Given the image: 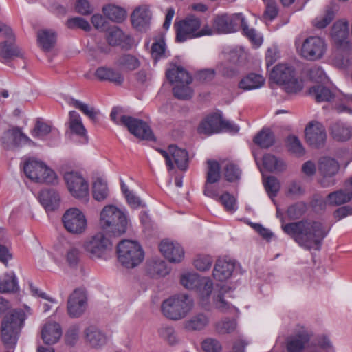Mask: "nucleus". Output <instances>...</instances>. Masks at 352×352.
I'll use <instances>...</instances> for the list:
<instances>
[{"instance_id": "57", "label": "nucleus", "mask_w": 352, "mask_h": 352, "mask_svg": "<svg viewBox=\"0 0 352 352\" xmlns=\"http://www.w3.org/2000/svg\"><path fill=\"white\" fill-rule=\"evenodd\" d=\"M190 83H182L179 85H175L173 87L174 96L182 100H187L191 98L192 95V91L188 86Z\"/></svg>"}, {"instance_id": "55", "label": "nucleus", "mask_w": 352, "mask_h": 352, "mask_svg": "<svg viewBox=\"0 0 352 352\" xmlns=\"http://www.w3.org/2000/svg\"><path fill=\"white\" fill-rule=\"evenodd\" d=\"M305 192V190L300 182L292 181L287 185L286 195L290 198L297 199L303 195Z\"/></svg>"}, {"instance_id": "47", "label": "nucleus", "mask_w": 352, "mask_h": 352, "mask_svg": "<svg viewBox=\"0 0 352 352\" xmlns=\"http://www.w3.org/2000/svg\"><path fill=\"white\" fill-rule=\"evenodd\" d=\"M203 277L196 273H185L181 276L180 283L187 289H196Z\"/></svg>"}, {"instance_id": "5", "label": "nucleus", "mask_w": 352, "mask_h": 352, "mask_svg": "<svg viewBox=\"0 0 352 352\" xmlns=\"http://www.w3.org/2000/svg\"><path fill=\"white\" fill-rule=\"evenodd\" d=\"M270 78L287 93L295 94L302 89V82L296 76L294 68L289 64L276 65L270 72Z\"/></svg>"}, {"instance_id": "54", "label": "nucleus", "mask_w": 352, "mask_h": 352, "mask_svg": "<svg viewBox=\"0 0 352 352\" xmlns=\"http://www.w3.org/2000/svg\"><path fill=\"white\" fill-rule=\"evenodd\" d=\"M148 271L151 274H156L162 276L168 273L166 263L162 260L150 261L148 264Z\"/></svg>"}, {"instance_id": "33", "label": "nucleus", "mask_w": 352, "mask_h": 352, "mask_svg": "<svg viewBox=\"0 0 352 352\" xmlns=\"http://www.w3.org/2000/svg\"><path fill=\"white\" fill-rule=\"evenodd\" d=\"M39 45L44 51H50L56 44V34L52 30H42L37 33Z\"/></svg>"}, {"instance_id": "53", "label": "nucleus", "mask_w": 352, "mask_h": 352, "mask_svg": "<svg viewBox=\"0 0 352 352\" xmlns=\"http://www.w3.org/2000/svg\"><path fill=\"white\" fill-rule=\"evenodd\" d=\"M243 34L256 47H259L263 43V38L254 28H250L247 25L245 20L241 25Z\"/></svg>"}, {"instance_id": "42", "label": "nucleus", "mask_w": 352, "mask_h": 352, "mask_svg": "<svg viewBox=\"0 0 352 352\" xmlns=\"http://www.w3.org/2000/svg\"><path fill=\"white\" fill-rule=\"evenodd\" d=\"M71 106L79 109L83 114L87 116L93 121H96L99 111L96 110L94 107L89 106L80 100L76 99H71L69 102Z\"/></svg>"}, {"instance_id": "20", "label": "nucleus", "mask_w": 352, "mask_h": 352, "mask_svg": "<svg viewBox=\"0 0 352 352\" xmlns=\"http://www.w3.org/2000/svg\"><path fill=\"white\" fill-rule=\"evenodd\" d=\"M1 141L5 147L8 148H12L23 144L33 143V142L18 127H14L6 131L1 138Z\"/></svg>"}, {"instance_id": "8", "label": "nucleus", "mask_w": 352, "mask_h": 352, "mask_svg": "<svg viewBox=\"0 0 352 352\" xmlns=\"http://www.w3.org/2000/svg\"><path fill=\"white\" fill-rule=\"evenodd\" d=\"M85 250L92 258H103L112 249L110 240L102 232L87 238L84 243Z\"/></svg>"}, {"instance_id": "37", "label": "nucleus", "mask_w": 352, "mask_h": 352, "mask_svg": "<svg viewBox=\"0 0 352 352\" xmlns=\"http://www.w3.org/2000/svg\"><path fill=\"white\" fill-rule=\"evenodd\" d=\"M309 94L315 98L317 102H330L334 97V94L329 88L321 85L311 87Z\"/></svg>"}, {"instance_id": "3", "label": "nucleus", "mask_w": 352, "mask_h": 352, "mask_svg": "<svg viewBox=\"0 0 352 352\" xmlns=\"http://www.w3.org/2000/svg\"><path fill=\"white\" fill-rule=\"evenodd\" d=\"M25 315L22 310H13L6 315L1 322V340L7 349H14L16 344L19 335Z\"/></svg>"}, {"instance_id": "51", "label": "nucleus", "mask_w": 352, "mask_h": 352, "mask_svg": "<svg viewBox=\"0 0 352 352\" xmlns=\"http://www.w3.org/2000/svg\"><path fill=\"white\" fill-rule=\"evenodd\" d=\"M201 282L196 290L199 292L203 302L206 303L212 292L213 283L208 278L206 277H203Z\"/></svg>"}, {"instance_id": "34", "label": "nucleus", "mask_w": 352, "mask_h": 352, "mask_svg": "<svg viewBox=\"0 0 352 352\" xmlns=\"http://www.w3.org/2000/svg\"><path fill=\"white\" fill-rule=\"evenodd\" d=\"M308 341L309 338L305 334L289 336L286 340L287 351V352H301Z\"/></svg>"}, {"instance_id": "10", "label": "nucleus", "mask_w": 352, "mask_h": 352, "mask_svg": "<svg viewBox=\"0 0 352 352\" xmlns=\"http://www.w3.org/2000/svg\"><path fill=\"white\" fill-rule=\"evenodd\" d=\"M244 19L241 13L219 14L213 19V28L219 34L235 32L242 25Z\"/></svg>"}, {"instance_id": "12", "label": "nucleus", "mask_w": 352, "mask_h": 352, "mask_svg": "<svg viewBox=\"0 0 352 352\" xmlns=\"http://www.w3.org/2000/svg\"><path fill=\"white\" fill-rule=\"evenodd\" d=\"M157 151L164 157L166 164L169 170L175 168L174 164L181 170L188 168V154L185 149L170 145L167 150L157 149Z\"/></svg>"}, {"instance_id": "25", "label": "nucleus", "mask_w": 352, "mask_h": 352, "mask_svg": "<svg viewBox=\"0 0 352 352\" xmlns=\"http://www.w3.org/2000/svg\"><path fill=\"white\" fill-rule=\"evenodd\" d=\"M38 199L41 204L47 211H52L58 208L60 198L58 193L53 188H46L42 190Z\"/></svg>"}, {"instance_id": "41", "label": "nucleus", "mask_w": 352, "mask_h": 352, "mask_svg": "<svg viewBox=\"0 0 352 352\" xmlns=\"http://www.w3.org/2000/svg\"><path fill=\"white\" fill-rule=\"evenodd\" d=\"M265 83V78L259 74H250L239 82V87L243 90L258 89Z\"/></svg>"}, {"instance_id": "2", "label": "nucleus", "mask_w": 352, "mask_h": 352, "mask_svg": "<svg viewBox=\"0 0 352 352\" xmlns=\"http://www.w3.org/2000/svg\"><path fill=\"white\" fill-rule=\"evenodd\" d=\"M194 300L186 294H179L170 296L161 305L162 314L172 320L184 318L192 309Z\"/></svg>"}, {"instance_id": "59", "label": "nucleus", "mask_w": 352, "mask_h": 352, "mask_svg": "<svg viewBox=\"0 0 352 352\" xmlns=\"http://www.w3.org/2000/svg\"><path fill=\"white\" fill-rule=\"evenodd\" d=\"M201 348L204 352H221L223 349L221 342L213 338H208L203 340Z\"/></svg>"}, {"instance_id": "11", "label": "nucleus", "mask_w": 352, "mask_h": 352, "mask_svg": "<svg viewBox=\"0 0 352 352\" xmlns=\"http://www.w3.org/2000/svg\"><path fill=\"white\" fill-rule=\"evenodd\" d=\"M327 51L325 41L319 36H309L304 40L300 48V55L309 60H316L323 57Z\"/></svg>"}, {"instance_id": "63", "label": "nucleus", "mask_w": 352, "mask_h": 352, "mask_svg": "<svg viewBox=\"0 0 352 352\" xmlns=\"http://www.w3.org/2000/svg\"><path fill=\"white\" fill-rule=\"evenodd\" d=\"M217 201H219L228 212H234L236 210V199L228 192L223 193L220 196Z\"/></svg>"}, {"instance_id": "17", "label": "nucleus", "mask_w": 352, "mask_h": 352, "mask_svg": "<svg viewBox=\"0 0 352 352\" xmlns=\"http://www.w3.org/2000/svg\"><path fill=\"white\" fill-rule=\"evenodd\" d=\"M0 33L8 38L0 44V56L6 59L14 57L23 58V54L21 50L12 43L13 38L11 28L6 25H1L0 26Z\"/></svg>"}, {"instance_id": "6", "label": "nucleus", "mask_w": 352, "mask_h": 352, "mask_svg": "<svg viewBox=\"0 0 352 352\" xmlns=\"http://www.w3.org/2000/svg\"><path fill=\"white\" fill-rule=\"evenodd\" d=\"M119 263L126 268H134L144 259L142 246L135 241L123 240L117 247Z\"/></svg>"}, {"instance_id": "28", "label": "nucleus", "mask_w": 352, "mask_h": 352, "mask_svg": "<svg viewBox=\"0 0 352 352\" xmlns=\"http://www.w3.org/2000/svg\"><path fill=\"white\" fill-rule=\"evenodd\" d=\"M210 318L204 313H197L185 320L184 328L188 331H199L204 329L209 324Z\"/></svg>"}, {"instance_id": "4", "label": "nucleus", "mask_w": 352, "mask_h": 352, "mask_svg": "<svg viewBox=\"0 0 352 352\" xmlns=\"http://www.w3.org/2000/svg\"><path fill=\"white\" fill-rule=\"evenodd\" d=\"M128 221L126 215L117 207L106 206L100 215V226L104 231L119 236L126 231Z\"/></svg>"}, {"instance_id": "13", "label": "nucleus", "mask_w": 352, "mask_h": 352, "mask_svg": "<svg viewBox=\"0 0 352 352\" xmlns=\"http://www.w3.org/2000/svg\"><path fill=\"white\" fill-rule=\"evenodd\" d=\"M64 179L73 197L84 199L88 196V184L80 174L77 172H67L64 175Z\"/></svg>"}, {"instance_id": "45", "label": "nucleus", "mask_w": 352, "mask_h": 352, "mask_svg": "<svg viewBox=\"0 0 352 352\" xmlns=\"http://www.w3.org/2000/svg\"><path fill=\"white\" fill-rule=\"evenodd\" d=\"M16 289L17 280L14 272L6 274L4 278L0 279V293L14 292Z\"/></svg>"}, {"instance_id": "46", "label": "nucleus", "mask_w": 352, "mask_h": 352, "mask_svg": "<svg viewBox=\"0 0 352 352\" xmlns=\"http://www.w3.org/2000/svg\"><path fill=\"white\" fill-rule=\"evenodd\" d=\"M223 175L229 182H236L241 179V170L232 162H227L223 167Z\"/></svg>"}, {"instance_id": "9", "label": "nucleus", "mask_w": 352, "mask_h": 352, "mask_svg": "<svg viewBox=\"0 0 352 352\" xmlns=\"http://www.w3.org/2000/svg\"><path fill=\"white\" fill-rule=\"evenodd\" d=\"M64 228L73 234H81L87 229V219L79 209L72 208L65 211L62 217Z\"/></svg>"}, {"instance_id": "14", "label": "nucleus", "mask_w": 352, "mask_h": 352, "mask_svg": "<svg viewBox=\"0 0 352 352\" xmlns=\"http://www.w3.org/2000/svg\"><path fill=\"white\" fill-rule=\"evenodd\" d=\"M87 307V298L84 290L75 289L67 300V309L72 318H79L85 311Z\"/></svg>"}, {"instance_id": "35", "label": "nucleus", "mask_w": 352, "mask_h": 352, "mask_svg": "<svg viewBox=\"0 0 352 352\" xmlns=\"http://www.w3.org/2000/svg\"><path fill=\"white\" fill-rule=\"evenodd\" d=\"M131 19L133 27L141 30L149 23L150 12L146 8H136L133 12Z\"/></svg>"}, {"instance_id": "19", "label": "nucleus", "mask_w": 352, "mask_h": 352, "mask_svg": "<svg viewBox=\"0 0 352 352\" xmlns=\"http://www.w3.org/2000/svg\"><path fill=\"white\" fill-rule=\"evenodd\" d=\"M124 121L129 131L136 138L147 140L153 139L152 131L144 121L133 117L126 118Z\"/></svg>"}, {"instance_id": "52", "label": "nucleus", "mask_w": 352, "mask_h": 352, "mask_svg": "<svg viewBox=\"0 0 352 352\" xmlns=\"http://www.w3.org/2000/svg\"><path fill=\"white\" fill-rule=\"evenodd\" d=\"M158 334L161 338L170 344H175L178 342L177 333L173 327L163 325L158 329Z\"/></svg>"}, {"instance_id": "21", "label": "nucleus", "mask_w": 352, "mask_h": 352, "mask_svg": "<svg viewBox=\"0 0 352 352\" xmlns=\"http://www.w3.org/2000/svg\"><path fill=\"white\" fill-rule=\"evenodd\" d=\"M159 248L162 254L170 263H179L184 257V251L178 243L166 239L160 243Z\"/></svg>"}, {"instance_id": "29", "label": "nucleus", "mask_w": 352, "mask_h": 352, "mask_svg": "<svg viewBox=\"0 0 352 352\" xmlns=\"http://www.w3.org/2000/svg\"><path fill=\"white\" fill-rule=\"evenodd\" d=\"M230 298L229 293L224 288H221L219 293L214 296L213 305L217 309L223 313L237 311L236 308L229 300Z\"/></svg>"}, {"instance_id": "1", "label": "nucleus", "mask_w": 352, "mask_h": 352, "mask_svg": "<svg viewBox=\"0 0 352 352\" xmlns=\"http://www.w3.org/2000/svg\"><path fill=\"white\" fill-rule=\"evenodd\" d=\"M282 229L300 247L309 250H319L322 241L327 234L320 222L311 220L283 224Z\"/></svg>"}, {"instance_id": "16", "label": "nucleus", "mask_w": 352, "mask_h": 352, "mask_svg": "<svg viewBox=\"0 0 352 352\" xmlns=\"http://www.w3.org/2000/svg\"><path fill=\"white\" fill-rule=\"evenodd\" d=\"M339 163L333 158L329 157H322L318 163V170L322 176L320 184L324 187L333 185V180L328 181V179L333 177L339 171Z\"/></svg>"}, {"instance_id": "43", "label": "nucleus", "mask_w": 352, "mask_h": 352, "mask_svg": "<svg viewBox=\"0 0 352 352\" xmlns=\"http://www.w3.org/2000/svg\"><path fill=\"white\" fill-rule=\"evenodd\" d=\"M263 162L264 167L270 172L283 171L286 168L283 160L270 154L263 157Z\"/></svg>"}, {"instance_id": "61", "label": "nucleus", "mask_w": 352, "mask_h": 352, "mask_svg": "<svg viewBox=\"0 0 352 352\" xmlns=\"http://www.w3.org/2000/svg\"><path fill=\"white\" fill-rule=\"evenodd\" d=\"M287 146L289 150L296 155L300 156L305 153L301 142L295 135H289L287 138Z\"/></svg>"}, {"instance_id": "40", "label": "nucleus", "mask_w": 352, "mask_h": 352, "mask_svg": "<svg viewBox=\"0 0 352 352\" xmlns=\"http://www.w3.org/2000/svg\"><path fill=\"white\" fill-rule=\"evenodd\" d=\"M102 12L107 18L116 23L122 22L126 17V10L121 7L114 5L104 6Z\"/></svg>"}, {"instance_id": "31", "label": "nucleus", "mask_w": 352, "mask_h": 352, "mask_svg": "<svg viewBox=\"0 0 352 352\" xmlns=\"http://www.w3.org/2000/svg\"><path fill=\"white\" fill-rule=\"evenodd\" d=\"M96 76L100 80H107L120 85L124 81L122 74L112 68L104 67H99L95 72Z\"/></svg>"}, {"instance_id": "49", "label": "nucleus", "mask_w": 352, "mask_h": 352, "mask_svg": "<svg viewBox=\"0 0 352 352\" xmlns=\"http://www.w3.org/2000/svg\"><path fill=\"white\" fill-rule=\"evenodd\" d=\"M220 170V165L217 161L208 160L206 183H217L221 178Z\"/></svg>"}, {"instance_id": "27", "label": "nucleus", "mask_w": 352, "mask_h": 352, "mask_svg": "<svg viewBox=\"0 0 352 352\" xmlns=\"http://www.w3.org/2000/svg\"><path fill=\"white\" fill-rule=\"evenodd\" d=\"M85 338L92 347L98 348L107 342V337L96 326H89L84 331Z\"/></svg>"}, {"instance_id": "60", "label": "nucleus", "mask_w": 352, "mask_h": 352, "mask_svg": "<svg viewBox=\"0 0 352 352\" xmlns=\"http://www.w3.org/2000/svg\"><path fill=\"white\" fill-rule=\"evenodd\" d=\"M236 322L234 320L225 318L216 324V330L220 334L230 333L235 330Z\"/></svg>"}, {"instance_id": "48", "label": "nucleus", "mask_w": 352, "mask_h": 352, "mask_svg": "<svg viewBox=\"0 0 352 352\" xmlns=\"http://www.w3.org/2000/svg\"><path fill=\"white\" fill-rule=\"evenodd\" d=\"M336 10V8H327L324 14L314 19L312 22L314 26L318 29H323L327 27L333 19Z\"/></svg>"}, {"instance_id": "58", "label": "nucleus", "mask_w": 352, "mask_h": 352, "mask_svg": "<svg viewBox=\"0 0 352 352\" xmlns=\"http://www.w3.org/2000/svg\"><path fill=\"white\" fill-rule=\"evenodd\" d=\"M118 65L124 69L133 70L140 65L139 60L132 55L124 54L118 60Z\"/></svg>"}, {"instance_id": "23", "label": "nucleus", "mask_w": 352, "mask_h": 352, "mask_svg": "<svg viewBox=\"0 0 352 352\" xmlns=\"http://www.w3.org/2000/svg\"><path fill=\"white\" fill-rule=\"evenodd\" d=\"M234 269V261L219 258L216 261L212 275L217 280L224 281L231 277Z\"/></svg>"}, {"instance_id": "36", "label": "nucleus", "mask_w": 352, "mask_h": 352, "mask_svg": "<svg viewBox=\"0 0 352 352\" xmlns=\"http://www.w3.org/2000/svg\"><path fill=\"white\" fill-rule=\"evenodd\" d=\"M69 128L71 133L80 137H85L87 131L79 113L72 111L69 113Z\"/></svg>"}, {"instance_id": "38", "label": "nucleus", "mask_w": 352, "mask_h": 352, "mask_svg": "<svg viewBox=\"0 0 352 352\" xmlns=\"http://www.w3.org/2000/svg\"><path fill=\"white\" fill-rule=\"evenodd\" d=\"M331 133L334 140L340 142L349 140L352 135L351 129L346 124L341 122L333 124L331 126Z\"/></svg>"}, {"instance_id": "7", "label": "nucleus", "mask_w": 352, "mask_h": 352, "mask_svg": "<svg viewBox=\"0 0 352 352\" xmlns=\"http://www.w3.org/2000/svg\"><path fill=\"white\" fill-rule=\"evenodd\" d=\"M23 170L31 180L46 184H54L56 182L55 173L41 161L28 160L24 164Z\"/></svg>"}, {"instance_id": "30", "label": "nucleus", "mask_w": 352, "mask_h": 352, "mask_svg": "<svg viewBox=\"0 0 352 352\" xmlns=\"http://www.w3.org/2000/svg\"><path fill=\"white\" fill-rule=\"evenodd\" d=\"M166 77L171 84L179 85L182 83H190L192 78L188 72L183 67L173 66L166 72Z\"/></svg>"}, {"instance_id": "26", "label": "nucleus", "mask_w": 352, "mask_h": 352, "mask_svg": "<svg viewBox=\"0 0 352 352\" xmlns=\"http://www.w3.org/2000/svg\"><path fill=\"white\" fill-rule=\"evenodd\" d=\"M62 335L60 324L56 322H48L43 326L41 331V337L47 344L56 343Z\"/></svg>"}, {"instance_id": "44", "label": "nucleus", "mask_w": 352, "mask_h": 352, "mask_svg": "<svg viewBox=\"0 0 352 352\" xmlns=\"http://www.w3.org/2000/svg\"><path fill=\"white\" fill-rule=\"evenodd\" d=\"M255 144L263 148H267L273 145L274 136L270 129L261 131L254 139Z\"/></svg>"}, {"instance_id": "15", "label": "nucleus", "mask_w": 352, "mask_h": 352, "mask_svg": "<svg viewBox=\"0 0 352 352\" xmlns=\"http://www.w3.org/2000/svg\"><path fill=\"white\" fill-rule=\"evenodd\" d=\"M176 26V38L179 42H184L187 39L196 37L197 30L201 27V21L199 18L189 16L183 21H179Z\"/></svg>"}, {"instance_id": "22", "label": "nucleus", "mask_w": 352, "mask_h": 352, "mask_svg": "<svg viewBox=\"0 0 352 352\" xmlns=\"http://www.w3.org/2000/svg\"><path fill=\"white\" fill-rule=\"evenodd\" d=\"M197 131L200 134L211 135L221 132V114L214 113L206 117L199 124Z\"/></svg>"}, {"instance_id": "32", "label": "nucleus", "mask_w": 352, "mask_h": 352, "mask_svg": "<svg viewBox=\"0 0 352 352\" xmlns=\"http://www.w3.org/2000/svg\"><path fill=\"white\" fill-rule=\"evenodd\" d=\"M349 34L347 23L338 21L335 23L331 30V37L335 44L341 46L346 43Z\"/></svg>"}, {"instance_id": "18", "label": "nucleus", "mask_w": 352, "mask_h": 352, "mask_svg": "<svg viewBox=\"0 0 352 352\" xmlns=\"http://www.w3.org/2000/svg\"><path fill=\"white\" fill-rule=\"evenodd\" d=\"M305 138L307 143L311 146H322L327 138L325 129L320 122H311L305 128Z\"/></svg>"}, {"instance_id": "64", "label": "nucleus", "mask_w": 352, "mask_h": 352, "mask_svg": "<svg viewBox=\"0 0 352 352\" xmlns=\"http://www.w3.org/2000/svg\"><path fill=\"white\" fill-rule=\"evenodd\" d=\"M52 131L50 125L45 123L41 120H37L34 129L32 131V135L34 138H43Z\"/></svg>"}, {"instance_id": "56", "label": "nucleus", "mask_w": 352, "mask_h": 352, "mask_svg": "<svg viewBox=\"0 0 352 352\" xmlns=\"http://www.w3.org/2000/svg\"><path fill=\"white\" fill-rule=\"evenodd\" d=\"M306 210L307 206L304 202H297L287 208V214L290 219H297L302 216Z\"/></svg>"}, {"instance_id": "62", "label": "nucleus", "mask_w": 352, "mask_h": 352, "mask_svg": "<svg viewBox=\"0 0 352 352\" xmlns=\"http://www.w3.org/2000/svg\"><path fill=\"white\" fill-rule=\"evenodd\" d=\"M66 25L69 29L80 28L87 32L91 30L89 22L82 17L71 18L67 20Z\"/></svg>"}, {"instance_id": "39", "label": "nucleus", "mask_w": 352, "mask_h": 352, "mask_svg": "<svg viewBox=\"0 0 352 352\" xmlns=\"http://www.w3.org/2000/svg\"><path fill=\"white\" fill-rule=\"evenodd\" d=\"M107 41L109 45L116 46L120 45L123 43H129L131 38L125 34L122 30L118 27H113L111 28L106 36Z\"/></svg>"}, {"instance_id": "50", "label": "nucleus", "mask_w": 352, "mask_h": 352, "mask_svg": "<svg viewBox=\"0 0 352 352\" xmlns=\"http://www.w3.org/2000/svg\"><path fill=\"white\" fill-rule=\"evenodd\" d=\"M92 194L96 200L98 201L104 200L109 195L107 183L100 179H98L94 183Z\"/></svg>"}, {"instance_id": "24", "label": "nucleus", "mask_w": 352, "mask_h": 352, "mask_svg": "<svg viewBox=\"0 0 352 352\" xmlns=\"http://www.w3.org/2000/svg\"><path fill=\"white\" fill-rule=\"evenodd\" d=\"M352 199V191L350 188H344L330 192L324 202L329 206H339L350 202Z\"/></svg>"}]
</instances>
